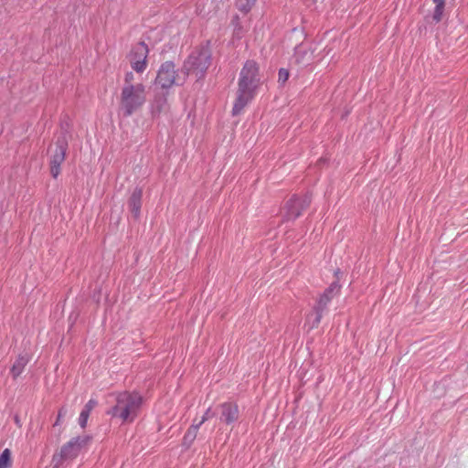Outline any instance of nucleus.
<instances>
[{
	"label": "nucleus",
	"instance_id": "1",
	"mask_svg": "<svg viewBox=\"0 0 468 468\" xmlns=\"http://www.w3.org/2000/svg\"><path fill=\"white\" fill-rule=\"evenodd\" d=\"M261 84L262 74L259 64L254 60L246 61L239 72L236 100L232 108L233 115L239 114L253 100Z\"/></svg>",
	"mask_w": 468,
	"mask_h": 468
},
{
	"label": "nucleus",
	"instance_id": "2",
	"mask_svg": "<svg viewBox=\"0 0 468 468\" xmlns=\"http://www.w3.org/2000/svg\"><path fill=\"white\" fill-rule=\"evenodd\" d=\"M146 101V87L143 83L122 85L119 97V112L124 117H129L140 111Z\"/></svg>",
	"mask_w": 468,
	"mask_h": 468
},
{
	"label": "nucleus",
	"instance_id": "3",
	"mask_svg": "<svg viewBox=\"0 0 468 468\" xmlns=\"http://www.w3.org/2000/svg\"><path fill=\"white\" fill-rule=\"evenodd\" d=\"M143 402L142 396L136 392L124 391L116 395V404L108 410L112 418L122 422H132L138 415Z\"/></svg>",
	"mask_w": 468,
	"mask_h": 468
},
{
	"label": "nucleus",
	"instance_id": "4",
	"mask_svg": "<svg viewBox=\"0 0 468 468\" xmlns=\"http://www.w3.org/2000/svg\"><path fill=\"white\" fill-rule=\"evenodd\" d=\"M211 64V52L207 46L195 48L184 62L183 72L195 80H202Z\"/></svg>",
	"mask_w": 468,
	"mask_h": 468
},
{
	"label": "nucleus",
	"instance_id": "5",
	"mask_svg": "<svg viewBox=\"0 0 468 468\" xmlns=\"http://www.w3.org/2000/svg\"><path fill=\"white\" fill-rule=\"evenodd\" d=\"M90 440V437L88 435L72 438L61 447L58 454L53 456L52 462L54 463V466L57 468L61 464L62 461L76 458L81 449L89 443Z\"/></svg>",
	"mask_w": 468,
	"mask_h": 468
},
{
	"label": "nucleus",
	"instance_id": "6",
	"mask_svg": "<svg viewBox=\"0 0 468 468\" xmlns=\"http://www.w3.org/2000/svg\"><path fill=\"white\" fill-rule=\"evenodd\" d=\"M68 143L66 139L58 138L54 145L50 146V173L54 178L60 174V165L65 160Z\"/></svg>",
	"mask_w": 468,
	"mask_h": 468
},
{
	"label": "nucleus",
	"instance_id": "7",
	"mask_svg": "<svg viewBox=\"0 0 468 468\" xmlns=\"http://www.w3.org/2000/svg\"><path fill=\"white\" fill-rule=\"evenodd\" d=\"M311 203V199L307 196L291 197L284 205L283 216L287 220H294L301 216Z\"/></svg>",
	"mask_w": 468,
	"mask_h": 468
},
{
	"label": "nucleus",
	"instance_id": "8",
	"mask_svg": "<svg viewBox=\"0 0 468 468\" xmlns=\"http://www.w3.org/2000/svg\"><path fill=\"white\" fill-rule=\"evenodd\" d=\"M148 53V47L144 42H139L133 47L128 59L136 72H143L146 69Z\"/></svg>",
	"mask_w": 468,
	"mask_h": 468
},
{
	"label": "nucleus",
	"instance_id": "9",
	"mask_svg": "<svg viewBox=\"0 0 468 468\" xmlns=\"http://www.w3.org/2000/svg\"><path fill=\"white\" fill-rule=\"evenodd\" d=\"M156 83L164 89L170 88L176 83V69L173 62L166 61L161 65Z\"/></svg>",
	"mask_w": 468,
	"mask_h": 468
},
{
	"label": "nucleus",
	"instance_id": "10",
	"mask_svg": "<svg viewBox=\"0 0 468 468\" xmlns=\"http://www.w3.org/2000/svg\"><path fill=\"white\" fill-rule=\"evenodd\" d=\"M220 417L219 420L229 425L238 420L239 410L237 404L231 402H225L219 405Z\"/></svg>",
	"mask_w": 468,
	"mask_h": 468
},
{
	"label": "nucleus",
	"instance_id": "11",
	"mask_svg": "<svg viewBox=\"0 0 468 468\" xmlns=\"http://www.w3.org/2000/svg\"><path fill=\"white\" fill-rule=\"evenodd\" d=\"M295 62L301 66L311 64L314 58V49L311 45L303 43L295 48Z\"/></svg>",
	"mask_w": 468,
	"mask_h": 468
},
{
	"label": "nucleus",
	"instance_id": "12",
	"mask_svg": "<svg viewBox=\"0 0 468 468\" xmlns=\"http://www.w3.org/2000/svg\"><path fill=\"white\" fill-rule=\"evenodd\" d=\"M339 290L340 286L337 282L331 283L324 292L319 297L314 307L324 313L331 300L339 292Z\"/></svg>",
	"mask_w": 468,
	"mask_h": 468
},
{
	"label": "nucleus",
	"instance_id": "13",
	"mask_svg": "<svg viewBox=\"0 0 468 468\" xmlns=\"http://www.w3.org/2000/svg\"><path fill=\"white\" fill-rule=\"evenodd\" d=\"M142 197H143V190L139 187H136L130 198H129V208L132 212V214L134 216V218H138L141 211V206H142Z\"/></svg>",
	"mask_w": 468,
	"mask_h": 468
},
{
	"label": "nucleus",
	"instance_id": "14",
	"mask_svg": "<svg viewBox=\"0 0 468 468\" xmlns=\"http://www.w3.org/2000/svg\"><path fill=\"white\" fill-rule=\"evenodd\" d=\"M28 361L29 358L27 356L20 355L17 356L10 370L14 378H16L22 374Z\"/></svg>",
	"mask_w": 468,
	"mask_h": 468
},
{
	"label": "nucleus",
	"instance_id": "15",
	"mask_svg": "<svg viewBox=\"0 0 468 468\" xmlns=\"http://www.w3.org/2000/svg\"><path fill=\"white\" fill-rule=\"evenodd\" d=\"M323 317V312L316 310L314 307L306 316V324L310 329L315 328L319 325Z\"/></svg>",
	"mask_w": 468,
	"mask_h": 468
},
{
	"label": "nucleus",
	"instance_id": "16",
	"mask_svg": "<svg viewBox=\"0 0 468 468\" xmlns=\"http://www.w3.org/2000/svg\"><path fill=\"white\" fill-rule=\"evenodd\" d=\"M200 428V423L193 424L189 427L187 431L186 432L183 440L184 445L189 447L192 442L195 441L197 431Z\"/></svg>",
	"mask_w": 468,
	"mask_h": 468
},
{
	"label": "nucleus",
	"instance_id": "17",
	"mask_svg": "<svg viewBox=\"0 0 468 468\" xmlns=\"http://www.w3.org/2000/svg\"><path fill=\"white\" fill-rule=\"evenodd\" d=\"M11 465V452L9 449H5L0 454V468H10Z\"/></svg>",
	"mask_w": 468,
	"mask_h": 468
},
{
	"label": "nucleus",
	"instance_id": "18",
	"mask_svg": "<svg viewBox=\"0 0 468 468\" xmlns=\"http://www.w3.org/2000/svg\"><path fill=\"white\" fill-rule=\"evenodd\" d=\"M256 1L257 0H237L236 5L241 12L248 13L255 5Z\"/></svg>",
	"mask_w": 468,
	"mask_h": 468
},
{
	"label": "nucleus",
	"instance_id": "19",
	"mask_svg": "<svg viewBox=\"0 0 468 468\" xmlns=\"http://www.w3.org/2000/svg\"><path fill=\"white\" fill-rule=\"evenodd\" d=\"M444 10V5H435L434 12H433V20L436 22H439L441 20L442 14Z\"/></svg>",
	"mask_w": 468,
	"mask_h": 468
},
{
	"label": "nucleus",
	"instance_id": "20",
	"mask_svg": "<svg viewBox=\"0 0 468 468\" xmlns=\"http://www.w3.org/2000/svg\"><path fill=\"white\" fill-rule=\"evenodd\" d=\"M89 416H90V413H88L87 411L82 410V411L80 414V418H79V423L81 428L86 427Z\"/></svg>",
	"mask_w": 468,
	"mask_h": 468
},
{
	"label": "nucleus",
	"instance_id": "21",
	"mask_svg": "<svg viewBox=\"0 0 468 468\" xmlns=\"http://www.w3.org/2000/svg\"><path fill=\"white\" fill-rule=\"evenodd\" d=\"M289 78V71L285 69L279 70L278 81L282 84L285 83Z\"/></svg>",
	"mask_w": 468,
	"mask_h": 468
},
{
	"label": "nucleus",
	"instance_id": "22",
	"mask_svg": "<svg viewBox=\"0 0 468 468\" xmlns=\"http://www.w3.org/2000/svg\"><path fill=\"white\" fill-rule=\"evenodd\" d=\"M215 416V413L211 410L210 408H208L206 412L204 413L202 419L200 420V421L198 423H200V426L205 422L207 421V420L213 418Z\"/></svg>",
	"mask_w": 468,
	"mask_h": 468
},
{
	"label": "nucleus",
	"instance_id": "23",
	"mask_svg": "<svg viewBox=\"0 0 468 468\" xmlns=\"http://www.w3.org/2000/svg\"><path fill=\"white\" fill-rule=\"evenodd\" d=\"M134 75L133 72H127L124 77V83L123 85H136V83L133 82Z\"/></svg>",
	"mask_w": 468,
	"mask_h": 468
},
{
	"label": "nucleus",
	"instance_id": "24",
	"mask_svg": "<svg viewBox=\"0 0 468 468\" xmlns=\"http://www.w3.org/2000/svg\"><path fill=\"white\" fill-rule=\"evenodd\" d=\"M97 405V401L94 399H90L86 405L83 408V410L87 411L88 413H90V411L94 409V407Z\"/></svg>",
	"mask_w": 468,
	"mask_h": 468
},
{
	"label": "nucleus",
	"instance_id": "25",
	"mask_svg": "<svg viewBox=\"0 0 468 468\" xmlns=\"http://www.w3.org/2000/svg\"><path fill=\"white\" fill-rule=\"evenodd\" d=\"M66 415V410L64 408L60 409L58 414L57 420L55 422V425H58L60 422V420Z\"/></svg>",
	"mask_w": 468,
	"mask_h": 468
},
{
	"label": "nucleus",
	"instance_id": "26",
	"mask_svg": "<svg viewBox=\"0 0 468 468\" xmlns=\"http://www.w3.org/2000/svg\"><path fill=\"white\" fill-rule=\"evenodd\" d=\"M433 2L435 3V5H444V0H433Z\"/></svg>",
	"mask_w": 468,
	"mask_h": 468
}]
</instances>
